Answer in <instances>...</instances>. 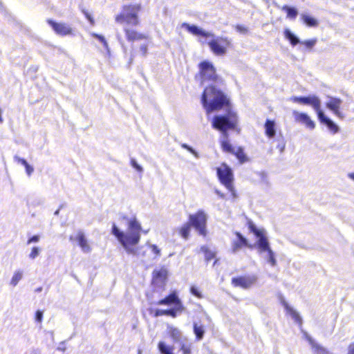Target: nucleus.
Returning a JSON list of instances; mask_svg holds the SVG:
<instances>
[{
	"mask_svg": "<svg viewBox=\"0 0 354 354\" xmlns=\"http://www.w3.org/2000/svg\"><path fill=\"white\" fill-rule=\"evenodd\" d=\"M128 221L127 231L121 230L115 223L111 228L112 234L117 239L127 253L136 255L137 250L135 246L140 242L142 227L136 217L129 219L124 217Z\"/></svg>",
	"mask_w": 354,
	"mask_h": 354,
	"instance_id": "1",
	"label": "nucleus"
},
{
	"mask_svg": "<svg viewBox=\"0 0 354 354\" xmlns=\"http://www.w3.org/2000/svg\"><path fill=\"white\" fill-rule=\"evenodd\" d=\"M201 103L207 114L218 111L223 108L232 110L230 106V100L221 90L214 86L206 87L201 96Z\"/></svg>",
	"mask_w": 354,
	"mask_h": 354,
	"instance_id": "2",
	"label": "nucleus"
},
{
	"mask_svg": "<svg viewBox=\"0 0 354 354\" xmlns=\"http://www.w3.org/2000/svg\"><path fill=\"white\" fill-rule=\"evenodd\" d=\"M248 228L257 238L255 248L257 249L259 254L262 255L271 266H276L277 259L275 253L270 247L266 230L258 228L251 221L248 222Z\"/></svg>",
	"mask_w": 354,
	"mask_h": 354,
	"instance_id": "3",
	"label": "nucleus"
},
{
	"mask_svg": "<svg viewBox=\"0 0 354 354\" xmlns=\"http://www.w3.org/2000/svg\"><path fill=\"white\" fill-rule=\"evenodd\" d=\"M237 122L236 113L232 110H228L225 114L214 115L212 120V127L221 132L220 141L229 140L228 131L234 129Z\"/></svg>",
	"mask_w": 354,
	"mask_h": 354,
	"instance_id": "4",
	"label": "nucleus"
},
{
	"mask_svg": "<svg viewBox=\"0 0 354 354\" xmlns=\"http://www.w3.org/2000/svg\"><path fill=\"white\" fill-rule=\"evenodd\" d=\"M140 8L139 4L124 6L121 13L116 16L115 21L121 24L126 23L132 26H138L139 24L138 14Z\"/></svg>",
	"mask_w": 354,
	"mask_h": 354,
	"instance_id": "5",
	"label": "nucleus"
},
{
	"mask_svg": "<svg viewBox=\"0 0 354 354\" xmlns=\"http://www.w3.org/2000/svg\"><path fill=\"white\" fill-rule=\"evenodd\" d=\"M207 215L202 209L198 210L196 214H189V223L200 235L203 236H205L207 233Z\"/></svg>",
	"mask_w": 354,
	"mask_h": 354,
	"instance_id": "6",
	"label": "nucleus"
},
{
	"mask_svg": "<svg viewBox=\"0 0 354 354\" xmlns=\"http://www.w3.org/2000/svg\"><path fill=\"white\" fill-rule=\"evenodd\" d=\"M217 176L221 183L235 196V191L232 183L233 180L232 169L223 164L221 167L217 169Z\"/></svg>",
	"mask_w": 354,
	"mask_h": 354,
	"instance_id": "7",
	"label": "nucleus"
},
{
	"mask_svg": "<svg viewBox=\"0 0 354 354\" xmlns=\"http://www.w3.org/2000/svg\"><path fill=\"white\" fill-rule=\"evenodd\" d=\"M258 279V276L254 274L239 276L232 279V284L234 287L248 290L256 285Z\"/></svg>",
	"mask_w": 354,
	"mask_h": 354,
	"instance_id": "8",
	"label": "nucleus"
},
{
	"mask_svg": "<svg viewBox=\"0 0 354 354\" xmlns=\"http://www.w3.org/2000/svg\"><path fill=\"white\" fill-rule=\"evenodd\" d=\"M200 73L202 82L205 81L217 82L218 75L213 64L208 61H203L199 64Z\"/></svg>",
	"mask_w": 354,
	"mask_h": 354,
	"instance_id": "9",
	"label": "nucleus"
},
{
	"mask_svg": "<svg viewBox=\"0 0 354 354\" xmlns=\"http://www.w3.org/2000/svg\"><path fill=\"white\" fill-rule=\"evenodd\" d=\"M207 44L212 51L217 55H223L226 53V48L230 45V41L227 38L220 37H211Z\"/></svg>",
	"mask_w": 354,
	"mask_h": 354,
	"instance_id": "10",
	"label": "nucleus"
},
{
	"mask_svg": "<svg viewBox=\"0 0 354 354\" xmlns=\"http://www.w3.org/2000/svg\"><path fill=\"white\" fill-rule=\"evenodd\" d=\"M290 100L304 105H310L315 109L316 113L321 109V100L316 95L308 96H292Z\"/></svg>",
	"mask_w": 354,
	"mask_h": 354,
	"instance_id": "11",
	"label": "nucleus"
},
{
	"mask_svg": "<svg viewBox=\"0 0 354 354\" xmlns=\"http://www.w3.org/2000/svg\"><path fill=\"white\" fill-rule=\"evenodd\" d=\"M236 239H234L231 243V252L233 254H236L240 251L243 247H247L250 249L256 248V242L254 244H250L248 240L239 232H236Z\"/></svg>",
	"mask_w": 354,
	"mask_h": 354,
	"instance_id": "12",
	"label": "nucleus"
},
{
	"mask_svg": "<svg viewBox=\"0 0 354 354\" xmlns=\"http://www.w3.org/2000/svg\"><path fill=\"white\" fill-rule=\"evenodd\" d=\"M328 101L326 103V108L330 110L338 118L344 119L345 115L339 110L342 100L340 98L331 96H328Z\"/></svg>",
	"mask_w": 354,
	"mask_h": 354,
	"instance_id": "13",
	"label": "nucleus"
},
{
	"mask_svg": "<svg viewBox=\"0 0 354 354\" xmlns=\"http://www.w3.org/2000/svg\"><path fill=\"white\" fill-rule=\"evenodd\" d=\"M47 22L55 33L59 36L64 37L72 34V28L66 23H58L52 19H48Z\"/></svg>",
	"mask_w": 354,
	"mask_h": 354,
	"instance_id": "14",
	"label": "nucleus"
},
{
	"mask_svg": "<svg viewBox=\"0 0 354 354\" xmlns=\"http://www.w3.org/2000/svg\"><path fill=\"white\" fill-rule=\"evenodd\" d=\"M317 115L320 123L325 125L330 132L333 134L339 132V126L330 118L326 115L321 109L317 112Z\"/></svg>",
	"mask_w": 354,
	"mask_h": 354,
	"instance_id": "15",
	"label": "nucleus"
},
{
	"mask_svg": "<svg viewBox=\"0 0 354 354\" xmlns=\"http://www.w3.org/2000/svg\"><path fill=\"white\" fill-rule=\"evenodd\" d=\"M182 27L185 28L189 32L196 36H200L205 39L214 37L213 33L207 32L196 25H190L187 23H183L182 24Z\"/></svg>",
	"mask_w": 354,
	"mask_h": 354,
	"instance_id": "16",
	"label": "nucleus"
},
{
	"mask_svg": "<svg viewBox=\"0 0 354 354\" xmlns=\"http://www.w3.org/2000/svg\"><path fill=\"white\" fill-rule=\"evenodd\" d=\"M293 116L295 121L301 122L306 126L310 129H314L315 127V122L310 119L308 114L305 113H299L297 111H294Z\"/></svg>",
	"mask_w": 354,
	"mask_h": 354,
	"instance_id": "17",
	"label": "nucleus"
},
{
	"mask_svg": "<svg viewBox=\"0 0 354 354\" xmlns=\"http://www.w3.org/2000/svg\"><path fill=\"white\" fill-rule=\"evenodd\" d=\"M124 31L127 39L130 42H133L137 40H142L147 38L145 34L140 33L135 30L127 27L124 28Z\"/></svg>",
	"mask_w": 354,
	"mask_h": 354,
	"instance_id": "18",
	"label": "nucleus"
},
{
	"mask_svg": "<svg viewBox=\"0 0 354 354\" xmlns=\"http://www.w3.org/2000/svg\"><path fill=\"white\" fill-rule=\"evenodd\" d=\"M178 302H182V301L179 299L177 292H172L168 296H167L165 298L159 300L157 302V304L160 305V306H162V305H165V306H176V304H178Z\"/></svg>",
	"mask_w": 354,
	"mask_h": 354,
	"instance_id": "19",
	"label": "nucleus"
},
{
	"mask_svg": "<svg viewBox=\"0 0 354 354\" xmlns=\"http://www.w3.org/2000/svg\"><path fill=\"white\" fill-rule=\"evenodd\" d=\"M76 240L78 242L80 247L82 248V250L84 252L88 253V252H91V247L88 244L87 239L85 237V235L83 232H82V231L78 232L77 236H76Z\"/></svg>",
	"mask_w": 354,
	"mask_h": 354,
	"instance_id": "20",
	"label": "nucleus"
},
{
	"mask_svg": "<svg viewBox=\"0 0 354 354\" xmlns=\"http://www.w3.org/2000/svg\"><path fill=\"white\" fill-rule=\"evenodd\" d=\"M265 134L269 138H273L276 135V124L274 120L267 119L265 124Z\"/></svg>",
	"mask_w": 354,
	"mask_h": 354,
	"instance_id": "21",
	"label": "nucleus"
},
{
	"mask_svg": "<svg viewBox=\"0 0 354 354\" xmlns=\"http://www.w3.org/2000/svg\"><path fill=\"white\" fill-rule=\"evenodd\" d=\"M306 339L310 344L314 353L315 354H328L326 348L315 342V340L309 335H306Z\"/></svg>",
	"mask_w": 354,
	"mask_h": 354,
	"instance_id": "22",
	"label": "nucleus"
},
{
	"mask_svg": "<svg viewBox=\"0 0 354 354\" xmlns=\"http://www.w3.org/2000/svg\"><path fill=\"white\" fill-rule=\"evenodd\" d=\"M281 304L286 310L287 313H288L292 317V318L294 319L295 322L301 324L302 319L300 317L299 314L296 310H295L292 307H290L284 299H282Z\"/></svg>",
	"mask_w": 354,
	"mask_h": 354,
	"instance_id": "23",
	"label": "nucleus"
},
{
	"mask_svg": "<svg viewBox=\"0 0 354 354\" xmlns=\"http://www.w3.org/2000/svg\"><path fill=\"white\" fill-rule=\"evenodd\" d=\"M283 33L286 39H288L290 41V44L292 45L293 46L301 43V40L299 39V38L295 34H294L290 29L286 28L284 30Z\"/></svg>",
	"mask_w": 354,
	"mask_h": 354,
	"instance_id": "24",
	"label": "nucleus"
},
{
	"mask_svg": "<svg viewBox=\"0 0 354 354\" xmlns=\"http://www.w3.org/2000/svg\"><path fill=\"white\" fill-rule=\"evenodd\" d=\"M301 18L303 22L308 27H317L319 25L318 21L307 14H301Z\"/></svg>",
	"mask_w": 354,
	"mask_h": 354,
	"instance_id": "25",
	"label": "nucleus"
},
{
	"mask_svg": "<svg viewBox=\"0 0 354 354\" xmlns=\"http://www.w3.org/2000/svg\"><path fill=\"white\" fill-rule=\"evenodd\" d=\"M191 224L189 223V222L183 224L179 229H178V233L180 236L185 239L187 240L189 236V233L191 231Z\"/></svg>",
	"mask_w": 354,
	"mask_h": 354,
	"instance_id": "26",
	"label": "nucleus"
},
{
	"mask_svg": "<svg viewBox=\"0 0 354 354\" xmlns=\"http://www.w3.org/2000/svg\"><path fill=\"white\" fill-rule=\"evenodd\" d=\"M184 306L182 302H178L176 306H174L172 308L169 309H167V316H171L172 317H176L178 313H181L184 310Z\"/></svg>",
	"mask_w": 354,
	"mask_h": 354,
	"instance_id": "27",
	"label": "nucleus"
},
{
	"mask_svg": "<svg viewBox=\"0 0 354 354\" xmlns=\"http://www.w3.org/2000/svg\"><path fill=\"white\" fill-rule=\"evenodd\" d=\"M158 348L161 354H174V347L168 346L164 342H160Z\"/></svg>",
	"mask_w": 354,
	"mask_h": 354,
	"instance_id": "28",
	"label": "nucleus"
},
{
	"mask_svg": "<svg viewBox=\"0 0 354 354\" xmlns=\"http://www.w3.org/2000/svg\"><path fill=\"white\" fill-rule=\"evenodd\" d=\"M169 333L174 342L181 341V339L184 337L181 331L177 328L170 327Z\"/></svg>",
	"mask_w": 354,
	"mask_h": 354,
	"instance_id": "29",
	"label": "nucleus"
},
{
	"mask_svg": "<svg viewBox=\"0 0 354 354\" xmlns=\"http://www.w3.org/2000/svg\"><path fill=\"white\" fill-rule=\"evenodd\" d=\"M194 333L196 335V338L198 340H201L203 338L205 334L204 326L201 324L198 325L197 323H194Z\"/></svg>",
	"mask_w": 354,
	"mask_h": 354,
	"instance_id": "30",
	"label": "nucleus"
},
{
	"mask_svg": "<svg viewBox=\"0 0 354 354\" xmlns=\"http://www.w3.org/2000/svg\"><path fill=\"white\" fill-rule=\"evenodd\" d=\"M282 10L286 12L287 17L290 19H295L298 15V10L295 7L284 6Z\"/></svg>",
	"mask_w": 354,
	"mask_h": 354,
	"instance_id": "31",
	"label": "nucleus"
},
{
	"mask_svg": "<svg viewBox=\"0 0 354 354\" xmlns=\"http://www.w3.org/2000/svg\"><path fill=\"white\" fill-rule=\"evenodd\" d=\"M91 36L97 39H98L103 45L104 48L106 50L107 53H110V49L109 47V44L105 39V37L103 35H99L95 32H92Z\"/></svg>",
	"mask_w": 354,
	"mask_h": 354,
	"instance_id": "32",
	"label": "nucleus"
},
{
	"mask_svg": "<svg viewBox=\"0 0 354 354\" xmlns=\"http://www.w3.org/2000/svg\"><path fill=\"white\" fill-rule=\"evenodd\" d=\"M22 277L23 272L21 270L16 271L11 279L10 284L12 286H16Z\"/></svg>",
	"mask_w": 354,
	"mask_h": 354,
	"instance_id": "33",
	"label": "nucleus"
},
{
	"mask_svg": "<svg viewBox=\"0 0 354 354\" xmlns=\"http://www.w3.org/2000/svg\"><path fill=\"white\" fill-rule=\"evenodd\" d=\"M223 150L230 153H234V149L230 144V140L220 141Z\"/></svg>",
	"mask_w": 354,
	"mask_h": 354,
	"instance_id": "34",
	"label": "nucleus"
},
{
	"mask_svg": "<svg viewBox=\"0 0 354 354\" xmlns=\"http://www.w3.org/2000/svg\"><path fill=\"white\" fill-rule=\"evenodd\" d=\"M258 175L260 177L261 183L267 187H269L270 186V183L268 174L266 171H260L258 173Z\"/></svg>",
	"mask_w": 354,
	"mask_h": 354,
	"instance_id": "35",
	"label": "nucleus"
},
{
	"mask_svg": "<svg viewBox=\"0 0 354 354\" xmlns=\"http://www.w3.org/2000/svg\"><path fill=\"white\" fill-rule=\"evenodd\" d=\"M153 278L160 281H164L167 278V270L165 269L155 270L153 272Z\"/></svg>",
	"mask_w": 354,
	"mask_h": 354,
	"instance_id": "36",
	"label": "nucleus"
},
{
	"mask_svg": "<svg viewBox=\"0 0 354 354\" xmlns=\"http://www.w3.org/2000/svg\"><path fill=\"white\" fill-rule=\"evenodd\" d=\"M277 149H278L281 153H282L286 147V141L284 138L281 136L280 138H278L277 139Z\"/></svg>",
	"mask_w": 354,
	"mask_h": 354,
	"instance_id": "37",
	"label": "nucleus"
},
{
	"mask_svg": "<svg viewBox=\"0 0 354 354\" xmlns=\"http://www.w3.org/2000/svg\"><path fill=\"white\" fill-rule=\"evenodd\" d=\"M233 154H235L236 158L240 160V162H243L246 159V156L244 153V151L242 148H239L236 152L234 151Z\"/></svg>",
	"mask_w": 354,
	"mask_h": 354,
	"instance_id": "38",
	"label": "nucleus"
},
{
	"mask_svg": "<svg viewBox=\"0 0 354 354\" xmlns=\"http://www.w3.org/2000/svg\"><path fill=\"white\" fill-rule=\"evenodd\" d=\"M201 250L205 252V258L207 261H211L214 257V254L205 247H202Z\"/></svg>",
	"mask_w": 354,
	"mask_h": 354,
	"instance_id": "39",
	"label": "nucleus"
},
{
	"mask_svg": "<svg viewBox=\"0 0 354 354\" xmlns=\"http://www.w3.org/2000/svg\"><path fill=\"white\" fill-rule=\"evenodd\" d=\"M40 249L38 247H33L32 248V250L29 254V258L31 259H35L36 257H37L40 253Z\"/></svg>",
	"mask_w": 354,
	"mask_h": 354,
	"instance_id": "40",
	"label": "nucleus"
},
{
	"mask_svg": "<svg viewBox=\"0 0 354 354\" xmlns=\"http://www.w3.org/2000/svg\"><path fill=\"white\" fill-rule=\"evenodd\" d=\"M190 292L192 293V295H193L194 296H195L199 299L203 298V295L201 294V292H200L198 288L195 286H191Z\"/></svg>",
	"mask_w": 354,
	"mask_h": 354,
	"instance_id": "41",
	"label": "nucleus"
},
{
	"mask_svg": "<svg viewBox=\"0 0 354 354\" xmlns=\"http://www.w3.org/2000/svg\"><path fill=\"white\" fill-rule=\"evenodd\" d=\"M317 41V39H312L306 40L304 41H301L300 44H304L306 46V48H312L316 44Z\"/></svg>",
	"mask_w": 354,
	"mask_h": 354,
	"instance_id": "42",
	"label": "nucleus"
},
{
	"mask_svg": "<svg viewBox=\"0 0 354 354\" xmlns=\"http://www.w3.org/2000/svg\"><path fill=\"white\" fill-rule=\"evenodd\" d=\"M131 165L136 170L138 171V172H142L143 171V168L142 166H140L138 162L136 160V159L134 158H131Z\"/></svg>",
	"mask_w": 354,
	"mask_h": 354,
	"instance_id": "43",
	"label": "nucleus"
},
{
	"mask_svg": "<svg viewBox=\"0 0 354 354\" xmlns=\"http://www.w3.org/2000/svg\"><path fill=\"white\" fill-rule=\"evenodd\" d=\"M140 52L142 53L143 57H146L148 53V44L143 43L140 46Z\"/></svg>",
	"mask_w": 354,
	"mask_h": 354,
	"instance_id": "44",
	"label": "nucleus"
},
{
	"mask_svg": "<svg viewBox=\"0 0 354 354\" xmlns=\"http://www.w3.org/2000/svg\"><path fill=\"white\" fill-rule=\"evenodd\" d=\"M43 311L40 310H37L35 313V319L37 322L41 323L43 319Z\"/></svg>",
	"mask_w": 354,
	"mask_h": 354,
	"instance_id": "45",
	"label": "nucleus"
},
{
	"mask_svg": "<svg viewBox=\"0 0 354 354\" xmlns=\"http://www.w3.org/2000/svg\"><path fill=\"white\" fill-rule=\"evenodd\" d=\"M82 11L84 13V15L86 17V18L90 22V24L93 25L94 23H95V21H94L93 17L91 16V15L90 13H88V12H87L86 10H85L84 9Z\"/></svg>",
	"mask_w": 354,
	"mask_h": 354,
	"instance_id": "46",
	"label": "nucleus"
},
{
	"mask_svg": "<svg viewBox=\"0 0 354 354\" xmlns=\"http://www.w3.org/2000/svg\"><path fill=\"white\" fill-rule=\"evenodd\" d=\"M14 160L18 163L21 164L24 167L28 164V162L24 158H20L18 156H14Z\"/></svg>",
	"mask_w": 354,
	"mask_h": 354,
	"instance_id": "47",
	"label": "nucleus"
},
{
	"mask_svg": "<svg viewBox=\"0 0 354 354\" xmlns=\"http://www.w3.org/2000/svg\"><path fill=\"white\" fill-rule=\"evenodd\" d=\"M175 343H177L180 346V350L183 349L186 345H187L189 343L187 342V339L185 337L181 339V341H177Z\"/></svg>",
	"mask_w": 354,
	"mask_h": 354,
	"instance_id": "48",
	"label": "nucleus"
},
{
	"mask_svg": "<svg viewBox=\"0 0 354 354\" xmlns=\"http://www.w3.org/2000/svg\"><path fill=\"white\" fill-rule=\"evenodd\" d=\"M162 315H167V310L156 309L154 313V317H158Z\"/></svg>",
	"mask_w": 354,
	"mask_h": 354,
	"instance_id": "49",
	"label": "nucleus"
},
{
	"mask_svg": "<svg viewBox=\"0 0 354 354\" xmlns=\"http://www.w3.org/2000/svg\"><path fill=\"white\" fill-rule=\"evenodd\" d=\"M40 236L39 235H34L32 237L29 238L27 244L29 245L32 243H37L39 241Z\"/></svg>",
	"mask_w": 354,
	"mask_h": 354,
	"instance_id": "50",
	"label": "nucleus"
},
{
	"mask_svg": "<svg viewBox=\"0 0 354 354\" xmlns=\"http://www.w3.org/2000/svg\"><path fill=\"white\" fill-rule=\"evenodd\" d=\"M236 29L238 32L240 33L245 34L248 32V28L245 26H243L241 25H237L236 26Z\"/></svg>",
	"mask_w": 354,
	"mask_h": 354,
	"instance_id": "51",
	"label": "nucleus"
},
{
	"mask_svg": "<svg viewBox=\"0 0 354 354\" xmlns=\"http://www.w3.org/2000/svg\"><path fill=\"white\" fill-rule=\"evenodd\" d=\"M26 172L28 176H30L34 171V168L30 165L28 164L26 167Z\"/></svg>",
	"mask_w": 354,
	"mask_h": 354,
	"instance_id": "52",
	"label": "nucleus"
},
{
	"mask_svg": "<svg viewBox=\"0 0 354 354\" xmlns=\"http://www.w3.org/2000/svg\"><path fill=\"white\" fill-rule=\"evenodd\" d=\"M149 247L151 248L152 252L156 254L157 256L160 254V250L156 245H149Z\"/></svg>",
	"mask_w": 354,
	"mask_h": 354,
	"instance_id": "53",
	"label": "nucleus"
},
{
	"mask_svg": "<svg viewBox=\"0 0 354 354\" xmlns=\"http://www.w3.org/2000/svg\"><path fill=\"white\" fill-rule=\"evenodd\" d=\"M180 351H183V354H191V344H188Z\"/></svg>",
	"mask_w": 354,
	"mask_h": 354,
	"instance_id": "54",
	"label": "nucleus"
},
{
	"mask_svg": "<svg viewBox=\"0 0 354 354\" xmlns=\"http://www.w3.org/2000/svg\"><path fill=\"white\" fill-rule=\"evenodd\" d=\"M188 151L192 153L195 157L198 158V152L193 149L192 147L189 146L188 149H187Z\"/></svg>",
	"mask_w": 354,
	"mask_h": 354,
	"instance_id": "55",
	"label": "nucleus"
},
{
	"mask_svg": "<svg viewBox=\"0 0 354 354\" xmlns=\"http://www.w3.org/2000/svg\"><path fill=\"white\" fill-rule=\"evenodd\" d=\"M348 354H354V342L351 343L348 347Z\"/></svg>",
	"mask_w": 354,
	"mask_h": 354,
	"instance_id": "56",
	"label": "nucleus"
},
{
	"mask_svg": "<svg viewBox=\"0 0 354 354\" xmlns=\"http://www.w3.org/2000/svg\"><path fill=\"white\" fill-rule=\"evenodd\" d=\"M64 344H65V342H62L60 344H59V347L57 348V350L59 351H64L66 350V348L64 347Z\"/></svg>",
	"mask_w": 354,
	"mask_h": 354,
	"instance_id": "57",
	"label": "nucleus"
},
{
	"mask_svg": "<svg viewBox=\"0 0 354 354\" xmlns=\"http://www.w3.org/2000/svg\"><path fill=\"white\" fill-rule=\"evenodd\" d=\"M118 41L120 43L121 46H122V48L124 50V53H127V48L124 46L123 41L121 40V39H120V37L119 36H118Z\"/></svg>",
	"mask_w": 354,
	"mask_h": 354,
	"instance_id": "58",
	"label": "nucleus"
},
{
	"mask_svg": "<svg viewBox=\"0 0 354 354\" xmlns=\"http://www.w3.org/2000/svg\"><path fill=\"white\" fill-rule=\"evenodd\" d=\"M134 57H135L134 53H131V56H130V59H129V64H131L133 62Z\"/></svg>",
	"mask_w": 354,
	"mask_h": 354,
	"instance_id": "59",
	"label": "nucleus"
},
{
	"mask_svg": "<svg viewBox=\"0 0 354 354\" xmlns=\"http://www.w3.org/2000/svg\"><path fill=\"white\" fill-rule=\"evenodd\" d=\"M30 354H40V351L38 349L32 350Z\"/></svg>",
	"mask_w": 354,
	"mask_h": 354,
	"instance_id": "60",
	"label": "nucleus"
},
{
	"mask_svg": "<svg viewBox=\"0 0 354 354\" xmlns=\"http://www.w3.org/2000/svg\"><path fill=\"white\" fill-rule=\"evenodd\" d=\"M348 176L349 178H351V180H354V173H349L348 174Z\"/></svg>",
	"mask_w": 354,
	"mask_h": 354,
	"instance_id": "61",
	"label": "nucleus"
},
{
	"mask_svg": "<svg viewBox=\"0 0 354 354\" xmlns=\"http://www.w3.org/2000/svg\"><path fill=\"white\" fill-rule=\"evenodd\" d=\"M216 193L217 195H218L220 197L223 198L224 195L218 190H216Z\"/></svg>",
	"mask_w": 354,
	"mask_h": 354,
	"instance_id": "62",
	"label": "nucleus"
},
{
	"mask_svg": "<svg viewBox=\"0 0 354 354\" xmlns=\"http://www.w3.org/2000/svg\"><path fill=\"white\" fill-rule=\"evenodd\" d=\"M189 146V145H188L187 144H185V143H183V144H182V145H181V147H182L183 149H186V150L188 149Z\"/></svg>",
	"mask_w": 354,
	"mask_h": 354,
	"instance_id": "63",
	"label": "nucleus"
},
{
	"mask_svg": "<svg viewBox=\"0 0 354 354\" xmlns=\"http://www.w3.org/2000/svg\"><path fill=\"white\" fill-rule=\"evenodd\" d=\"M3 119L2 118V110L0 109V124L3 123Z\"/></svg>",
	"mask_w": 354,
	"mask_h": 354,
	"instance_id": "64",
	"label": "nucleus"
}]
</instances>
